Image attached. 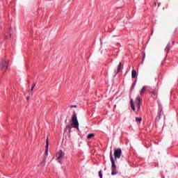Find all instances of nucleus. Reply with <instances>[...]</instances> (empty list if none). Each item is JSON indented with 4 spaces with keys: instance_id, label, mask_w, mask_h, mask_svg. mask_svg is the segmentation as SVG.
<instances>
[{
    "instance_id": "nucleus-1",
    "label": "nucleus",
    "mask_w": 178,
    "mask_h": 178,
    "mask_svg": "<svg viewBox=\"0 0 178 178\" xmlns=\"http://www.w3.org/2000/svg\"><path fill=\"white\" fill-rule=\"evenodd\" d=\"M72 124H68L65 127V130H69L70 131L72 130V127L74 129H77L79 130V120H77V115L76 112H74L71 119Z\"/></svg>"
},
{
    "instance_id": "nucleus-2",
    "label": "nucleus",
    "mask_w": 178,
    "mask_h": 178,
    "mask_svg": "<svg viewBox=\"0 0 178 178\" xmlns=\"http://www.w3.org/2000/svg\"><path fill=\"white\" fill-rule=\"evenodd\" d=\"M143 102V99L140 97V96H138L134 101H133V99H131V108L132 111H136V106L137 109V112H140V110L141 109V103Z\"/></svg>"
},
{
    "instance_id": "nucleus-3",
    "label": "nucleus",
    "mask_w": 178,
    "mask_h": 178,
    "mask_svg": "<svg viewBox=\"0 0 178 178\" xmlns=\"http://www.w3.org/2000/svg\"><path fill=\"white\" fill-rule=\"evenodd\" d=\"M110 161L111 162V175L115 176V175H118V169L116 168V163H115L112 152H110Z\"/></svg>"
},
{
    "instance_id": "nucleus-4",
    "label": "nucleus",
    "mask_w": 178,
    "mask_h": 178,
    "mask_svg": "<svg viewBox=\"0 0 178 178\" xmlns=\"http://www.w3.org/2000/svg\"><path fill=\"white\" fill-rule=\"evenodd\" d=\"M8 67H9V61L3 58L0 63V69L2 72H6V70H8Z\"/></svg>"
},
{
    "instance_id": "nucleus-5",
    "label": "nucleus",
    "mask_w": 178,
    "mask_h": 178,
    "mask_svg": "<svg viewBox=\"0 0 178 178\" xmlns=\"http://www.w3.org/2000/svg\"><path fill=\"white\" fill-rule=\"evenodd\" d=\"M122 156V149H114V162L119 159Z\"/></svg>"
},
{
    "instance_id": "nucleus-6",
    "label": "nucleus",
    "mask_w": 178,
    "mask_h": 178,
    "mask_svg": "<svg viewBox=\"0 0 178 178\" xmlns=\"http://www.w3.org/2000/svg\"><path fill=\"white\" fill-rule=\"evenodd\" d=\"M63 156H65V152L62 150H59L56 154V160L58 161V162L60 163V161L63 159Z\"/></svg>"
},
{
    "instance_id": "nucleus-7",
    "label": "nucleus",
    "mask_w": 178,
    "mask_h": 178,
    "mask_svg": "<svg viewBox=\"0 0 178 178\" xmlns=\"http://www.w3.org/2000/svg\"><path fill=\"white\" fill-rule=\"evenodd\" d=\"M149 94L154 99H156V98H158V89L150 91Z\"/></svg>"
},
{
    "instance_id": "nucleus-8",
    "label": "nucleus",
    "mask_w": 178,
    "mask_h": 178,
    "mask_svg": "<svg viewBox=\"0 0 178 178\" xmlns=\"http://www.w3.org/2000/svg\"><path fill=\"white\" fill-rule=\"evenodd\" d=\"M49 148V139L47 138L46 140V149L44 152V155L48 156V149Z\"/></svg>"
},
{
    "instance_id": "nucleus-9",
    "label": "nucleus",
    "mask_w": 178,
    "mask_h": 178,
    "mask_svg": "<svg viewBox=\"0 0 178 178\" xmlns=\"http://www.w3.org/2000/svg\"><path fill=\"white\" fill-rule=\"evenodd\" d=\"M163 115V111H162V108L159 109V115L156 117V121L159 122L161 120V116Z\"/></svg>"
},
{
    "instance_id": "nucleus-10",
    "label": "nucleus",
    "mask_w": 178,
    "mask_h": 178,
    "mask_svg": "<svg viewBox=\"0 0 178 178\" xmlns=\"http://www.w3.org/2000/svg\"><path fill=\"white\" fill-rule=\"evenodd\" d=\"M131 77H132V79L137 78V71H136V70H132Z\"/></svg>"
},
{
    "instance_id": "nucleus-11",
    "label": "nucleus",
    "mask_w": 178,
    "mask_h": 178,
    "mask_svg": "<svg viewBox=\"0 0 178 178\" xmlns=\"http://www.w3.org/2000/svg\"><path fill=\"white\" fill-rule=\"evenodd\" d=\"M164 51L168 54L169 51H170V42H168V44H167L166 47L165 48Z\"/></svg>"
},
{
    "instance_id": "nucleus-12",
    "label": "nucleus",
    "mask_w": 178,
    "mask_h": 178,
    "mask_svg": "<svg viewBox=\"0 0 178 178\" xmlns=\"http://www.w3.org/2000/svg\"><path fill=\"white\" fill-rule=\"evenodd\" d=\"M146 91H147V86H143L140 92V95H144Z\"/></svg>"
},
{
    "instance_id": "nucleus-13",
    "label": "nucleus",
    "mask_w": 178,
    "mask_h": 178,
    "mask_svg": "<svg viewBox=\"0 0 178 178\" xmlns=\"http://www.w3.org/2000/svg\"><path fill=\"white\" fill-rule=\"evenodd\" d=\"M120 72H122V63H120L118 66L116 74L118 73H119Z\"/></svg>"
},
{
    "instance_id": "nucleus-14",
    "label": "nucleus",
    "mask_w": 178,
    "mask_h": 178,
    "mask_svg": "<svg viewBox=\"0 0 178 178\" xmlns=\"http://www.w3.org/2000/svg\"><path fill=\"white\" fill-rule=\"evenodd\" d=\"M95 137V134H89L87 136L88 140H91V138H94Z\"/></svg>"
},
{
    "instance_id": "nucleus-15",
    "label": "nucleus",
    "mask_w": 178,
    "mask_h": 178,
    "mask_svg": "<svg viewBox=\"0 0 178 178\" xmlns=\"http://www.w3.org/2000/svg\"><path fill=\"white\" fill-rule=\"evenodd\" d=\"M136 122L137 123H141V122H143V118H136Z\"/></svg>"
},
{
    "instance_id": "nucleus-16",
    "label": "nucleus",
    "mask_w": 178,
    "mask_h": 178,
    "mask_svg": "<svg viewBox=\"0 0 178 178\" xmlns=\"http://www.w3.org/2000/svg\"><path fill=\"white\" fill-rule=\"evenodd\" d=\"M136 83H137V80H135V81L133 83L131 90H133L134 88V87H136Z\"/></svg>"
},
{
    "instance_id": "nucleus-17",
    "label": "nucleus",
    "mask_w": 178,
    "mask_h": 178,
    "mask_svg": "<svg viewBox=\"0 0 178 178\" xmlns=\"http://www.w3.org/2000/svg\"><path fill=\"white\" fill-rule=\"evenodd\" d=\"M36 84H37V83H33V86H32V87H31V91H33V90H34V88L35 87Z\"/></svg>"
},
{
    "instance_id": "nucleus-18",
    "label": "nucleus",
    "mask_w": 178,
    "mask_h": 178,
    "mask_svg": "<svg viewBox=\"0 0 178 178\" xmlns=\"http://www.w3.org/2000/svg\"><path fill=\"white\" fill-rule=\"evenodd\" d=\"M99 177L100 178H102V170H100L99 171Z\"/></svg>"
},
{
    "instance_id": "nucleus-19",
    "label": "nucleus",
    "mask_w": 178,
    "mask_h": 178,
    "mask_svg": "<svg viewBox=\"0 0 178 178\" xmlns=\"http://www.w3.org/2000/svg\"><path fill=\"white\" fill-rule=\"evenodd\" d=\"M145 59V53H143V58H142V63H144V60Z\"/></svg>"
},
{
    "instance_id": "nucleus-20",
    "label": "nucleus",
    "mask_w": 178,
    "mask_h": 178,
    "mask_svg": "<svg viewBox=\"0 0 178 178\" xmlns=\"http://www.w3.org/2000/svg\"><path fill=\"white\" fill-rule=\"evenodd\" d=\"M40 165H42V166H45V160H43L41 163Z\"/></svg>"
},
{
    "instance_id": "nucleus-21",
    "label": "nucleus",
    "mask_w": 178,
    "mask_h": 178,
    "mask_svg": "<svg viewBox=\"0 0 178 178\" xmlns=\"http://www.w3.org/2000/svg\"><path fill=\"white\" fill-rule=\"evenodd\" d=\"M70 108H77V106H76V105H71V106H70Z\"/></svg>"
},
{
    "instance_id": "nucleus-22",
    "label": "nucleus",
    "mask_w": 178,
    "mask_h": 178,
    "mask_svg": "<svg viewBox=\"0 0 178 178\" xmlns=\"http://www.w3.org/2000/svg\"><path fill=\"white\" fill-rule=\"evenodd\" d=\"M26 99H27V101H29V99H30V96L27 97Z\"/></svg>"
},
{
    "instance_id": "nucleus-23",
    "label": "nucleus",
    "mask_w": 178,
    "mask_h": 178,
    "mask_svg": "<svg viewBox=\"0 0 178 178\" xmlns=\"http://www.w3.org/2000/svg\"><path fill=\"white\" fill-rule=\"evenodd\" d=\"M154 6H156V3H154Z\"/></svg>"
}]
</instances>
